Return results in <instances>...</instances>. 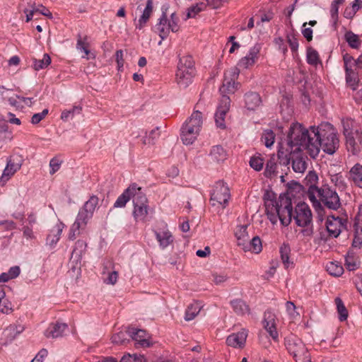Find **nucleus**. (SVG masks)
<instances>
[{
	"instance_id": "f257e3e1",
	"label": "nucleus",
	"mask_w": 362,
	"mask_h": 362,
	"mask_svg": "<svg viewBox=\"0 0 362 362\" xmlns=\"http://www.w3.org/2000/svg\"><path fill=\"white\" fill-rule=\"evenodd\" d=\"M264 202L266 214L273 224L280 221L287 226L292 218L300 227L308 226L312 222L311 210L305 202L298 203L293 213L291 199L286 195H280L277 199L274 193L267 191L264 194Z\"/></svg>"
},
{
	"instance_id": "f03ea898",
	"label": "nucleus",
	"mask_w": 362,
	"mask_h": 362,
	"mask_svg": "<svg viewBox=\"0 0 362 362\" xmlns=\"http://www.w3.org/2000/svg\"><path fill=\"white\" fill-rule=\"evenodd\" d=\"M317 145H320L317 140H314L311 127L310 129H306L298 122L291 124L287 136L285 141L281 143L278 152L279 158L286 157L287 154L302 153L307 151L312 157L317 156Z\"/></svg>"
},
{
	"instance_id": "7ed1b4c3",
	"label": "nucleus",
	"mask_w": 362,
	"mask_h": 362,
	"mask_svg": "<svg viewBox=\"0 0 362 362\" xmlns=\"http://www.w3.org/2000/svg\"><path fill=\"white\" fill-rule=\"evenodd\" d=\"M132 200L133 216L136 221L145 222L148 213V199L141 187L132 183L118 197L114 204L115 208L124 207L127 203Z\"/></svg>"
},
{
	"instance_id": "20e7f679",
	"label": "nucleus",
	"mask_w": 362,
	"mask_h": 362,
	"mask_svg": "<svg viewBox=\"0 0 362 362\" xmlns=\"http://www.w3.org/2000/svg\"><path fill=\"white\" fill-rule=\"evenodd\" d=\"M314 140H317V155L320 148L330 155H332L339 146V140L337 135V131L329 122H322L317 127H311Z\"/></svg>"
},
{
	"instance_id": "39448f33",
	"label": "nucleus",
	"mask_w": 362,
	"mask_h": 362,
	"mask_svg": "<svg viewBox=\"0 0 362 362\" xmlns=\"http://www.w3.org/2000/svg\"><path fill=\"white\" fill-rule=\"evenodd\" d=\"M307 197L315 209L321 206L320 202L332 210H337L341 206L338 194L328 185H323L320 188L310 185L307 192Z\"/></svg>"
},
{
	"instance_id": "423d86ee",
	"label": "nucleus",
	"mask_w": 362,
	"mask_h": 362,
	"mask_svg": "<svg viewBox=\"0 0 362 362\" xmlns=\"http://www.w3.org/2000/svg\"><path fill=\"white\" fill-rule=\"evenodd\" d=\"M202 122V113L198 110L194 111L181 129L180 137L184 144L194 143L200 132Z\"/></svg>"
},
{
	"instance_id": "0eeeda50",
	"label": "nucleus",
	"mask_w": 362,
	"mask_h": 362,
	"mask_svg": "<svg viewBox=\"0 0 362 362\" xmlns=\"http://www.w3.org/2000/svg\"><path fill=\"white\" fill-rule=\"evenodd\" d=\"M195 74L196 70L192 57L189 55L180 57L175 74V81L180 88H185L191 84Z\"/></svg>"
},
{
	"instance_id": "6e6552de",
	"label": "nucleus",
	"mask_w": 362,
	"mask_h": 362,
	"mask_svg": "<svg viewBox=\"0 0 362 362\" xmlns=\"http://www.w3.org/2000/svg\"><path fill=\"white\" fill-rule=\"evenodd\" d=\"M285 346L296 362H312L308 349L297 336L290 334L285 338Z\"/></svg>"
},
{
	"instance_id": "1a4fd4ad",
	"label": "nucleus",
	"mask_w": 362,
	"mask_h": 362,
	"mask_svg": "<svg viewBox=\"0 0 362 362\" xmlns=\"http://www.w3.org/2000/svg\"><path fill=\"white\" fill-rule=\"evenodd\" d=\"M179 21V17L175 13H171L170 18L163 13L156 25V31L160 38L165 39L170 32L177 33L180 30Z\"/></svg>"
},
{
	"instance_id": "9d476101",
	"label": "nucleus",
	"mask_w": 362,
	"mask_h": 362,
	"mask_svg": "<svg viewBox=\"0 0 362 362\" xmlns=\"http://www.w3.org/2000/svg\"><path fill=\"white\" fill-rule=\"evenodd\" d=\"M230 199L228 186L223 181L217 182L211 194L210 202L213 206L226 208Z\"/></svg>"
},
{
	"instance_id": "9b49d317",
	"label": "nucleus",
	"mask_w": 362,
	"mask_h": 362,
	"mask_svg": "<svg viewBox=\"0 0 362 362\" xmlns=\"http://www.w3.org/2000/svg\"><path fill=\"white\" fill-rule=\"evenodd\" d=\"M239 74L240 70L238 67H232L225 71L223 84L219 89L222 96L234 93L238 89L240 84L235 81Z\"/></svg>"
},
{
	"instance_id": "f8f14e48",
	"label": "nucleus",
	"mask_w": 362,
	"mask_h": 362,
	"mask_svg": "<svg viewBox=\"0 0 362 362\" xmlns=\"http://www.w3.org/2000/svg\"><path fill=\"white\" fill-rule=\"evenodd\" d=\"M347 126L349 124H347ZM344 134L346 137V148L352 154H356L360 150L362 136L358 129H351L344 124Z\"/></svg>"
},
{
	"instance_id": "ddd939ff",
	"label": "nucleus",
	"mask_w": 362,
	"mask_h": 362,
	"mask_svg": "<svg viewBox=\"0 0 362 362\" xmlns=\"http://www.w3.org/2000/svg\"><path fill=\"white\" fill-rule=\"evenodd\" d=\"M347 220L334 216H329L326 221V227L329 235L337 238L341 233L342 230L346 228Z\"/></svg>"
},
{
	"instance_id": "4468645a",
	"label": "nucleus",
	"mask_w": 362,
	"mask_h": 362,
	"mask_svg": "<svg viewBox=\"0 0 362 362\" xmlns=\"http://www.w3.org/2000/svg\"><path fill=\"white\" fill-rule=\"evenodd\" d=\"M22 163L19 157L11 156L7 161L1 176L0 183L4 185L6 182L21 168Z\"/></svg>"
},
{
	"instance_id": "2eb2a0df",
	"label": "nucleus",
	"mask_w": 362,
	"mask_h": 362,
	"mask_svg": "<svg viewBox=\"0 0 362 362\" xmlns=\"http://www.w3.org/2000/svg\"><path fill=\"white\" fill-rule=\"evenodd\" d=\"M230 103V98L228 95H223L215 113L214 117L216 126L221 129L226 127L225 117L229 110Z\"/></svg>"
},
{
	"instance_id": "dca6fc26",
	"label": "nucleus",
	"mask_w": 362,
	"mask_h": 362,
	"mask_svg": "<svg viewBox=\"0 0 362 362\" xmlns=\"http://www.w3.org/2000/svg\"><path fill=\"white\" fill-rule=\"evenodd\" d=\"M98 204V197L93 195L85 202L83 206L79 210L76 217L88 223L93 217L95 209Z\"/></svg>"
},
{
	"instance_id": "f3484780",
	"label": "nucleus",
	"mask_w": 362,
	"mask_h": 362,
	"mask_svg": "<svg viewBox=\"0 0 362 362\" xmlns=\"http://www.w3.org/2000/svg\"><path fill=\"white\" fill-rule=\"evenodd\" d=\"M260 47L255 45L250 47L247 54L238 62V66L242 69H249L254 66L259 57Z\"/></svg>"
},
{
	"instance_id": "a211bd4d",
	"label": "nucleus",
	"mask_w": 362,
	"mask_h": 362,
	"mask_svg": "<svg viewBox=\"0 0 362 362\" xmlns=\"http://www.w3.org/2000/svg\"><path fill=\"white\" fill-rule=\"evenodd\" d=\"M248 335V331L245 329H242L241 331L237 333L230 334L226 339V344L228 346L242 349L245 346L246 339Z\"/></svg>"
},
{
	"instance_id": "6ab92c4d",
	"label": "nucleus",
	"mask_w": 362,
	"mask_h": 362,
	"mask_svg": "<svg viewBox=\"0 0 362 362\" xmlns=\"http://www.w3.org/2000/svg\"><path fill=\"white\" fill-rule=\"evenodd\" d=\"M37 216L34 213H30L28 215L25 224L23 225L21 230L23 232V238L27 240H33L36 238L34 226L37 224Z\"/></svg>"
},
{
	"instance_id": "aec40b11",
	"label": "nucleus",
	"mask_w": 362,
	"mask_h": 362,
	"mask_svg": "<svg viewBox=\"0 0 362 362\" xmlns=\"http://www.w3.org/2000/svg\"><path fill=\"white\" fill-rule=\"evenodd\" d=\"M286 161L284 162L285 164H288L289 160H292V168L296 173H302L306 169V163L302 156L301 153L287 154Z\"/></svg>"
},
{
	"instance_id": "412c9836",
	"label": "nucleus",
	"mask_w": 362,
	"mask_h": 362,
	"mask_svg": "<svg viewBox=\"0 0 362 362\" xmlns=\"http://www.w3.org/2000/svg\"><path fill=\"white\" fill-rule=\"evenodd\" d=\"M68 329L66 323L57 322L51 323L45 332V335L47 338H58L64 335Z\"/></svg>"
},
{
	"instance_id": "4be33fe9",
	"label": "nucleus",
	"mask_w": 362,
	"mask_h": 362,
	"mask_svg": "<svg viewBox=\"0 0 362 362\" xmlns=\"http://www.w3.org/2000/svg\"><path fill=\"white\" fill-rule=\"evenodd\" d=\"M264 328L272 339L277 340L279 334L276 328L275 315L272 312L268 310L264 313Z\"/></svg>"
},
{
	"instance_id": "5701e85b",
	"label": "nucleus",
	"mask_w": 362,
	"mask_h": 362,
	"mask_svg": "<svg viewBox=\"0 0 362 362\" xmlns=\"http://www.w3.org/2000/svg\"><path fill=\"white\" fill-rule=\"evenodd\" d=\"M155 235L159 246L162 249L166 248L173 242V236L166 227L163 229L156 230Z\"/></svg>"
},
{
	"instance_id": "b1692460",
	"label": "nucleus",
	"mask_w": 362,
	"mask_h": 362,
	"mask_svg": "<svg viewBox=\"0 0 362 362\" xmlns=\"http://www.w3.org/2000/svg\"><path fill=\"white\" fill-rule=\"evenodd\" d=\"M65 228V225L59 221L54 228L50 230L49 234L47 237V244L51 247H54L59 242L61 235L64 228Z\"/></svg>"
},
{
	"instance_id": "393cba45",
	"label": "nucleus",
	"mask_w": 362,
	"mask_h": 362,
	"mask_svg": "<svg viewBox=\"0 0 362 362\" xmlns=\"http://www.w3.org/2000/svg\"><path fill=\"white\" fill-rule=\"evenodd\" d=\"M153 11V0H147L146 6L137 23H135L136 29H143L148 21Z\"/></svg>"
},
{
	"instance_id": "a878e982",
	"label": "nucleus",
	"mask_w": 362,
	"mask_h": 362,
	"mask_svg": "<svg viewBox=\"0 0 362 362\" xmlns=\"http://www.w3.org/2000/svg\"><path fill=\"white\" fill-rule=\"evenodd\" d=\"M354 240L352 245L360 247L362 245V216H356L354 223Z\"/></svg>"
},
{
	"instance_id": "bb28decb",
	"label": "nucleus",
	"mask_w": 362,
	"mask_h": 362,
	"mask_svg": "<svg viewBox=\"0 0 362 362\" xmlns=\"http://www.w3.org/2000/svg\"><path fill=\"white\" fill-rule=\"evenodd\" d=\"M25 330V326L20 323L11 324L4 331V334L8 341H12L17 336Z\"/></svg>"
},
{
	"instance_id": "cd10ccee",
	"label": "nucleus",
	"mask_w": 362,
	"mask_h": 362,
	"mask_svg": "<svg viewBox=\"0 0 362 362\" xmlns=\"http://www.w3.org/2000/svg\"><path fill=\"white\" fill-rule=\"evenodd\" d=\"M262 103L259 95L255 92H249L245 95V104L247 110H254Z\"/></svg>"
},
{
	"instance_id": "c85d7f7f",
	"label": "nucleus",
	"mask_w": 362,
	"mask_h": 362,
	"mask_svg": "<svg viewBox=\"0 0 362 362\" xmlns=\"http://www.w3.org/2000/svg\"><path fill=\"white\" fill-rule=\"evenodd\" d=\"M129 333L132 336V339L142 346H149L150 343L146 339L147 334L146 331L143 329H136L135 328H131L129 329Z\"/></svg>"
},
{
	"instance_id": "c756f323",
	"label": "nucleus",
	"mask_w": 362,
	"mask_h": 362,
	"mask_svg": "<svg viewBox=\"0 0 362 362\" xmlns=\"http://www.w3.org/2000/svg\"><path fill=\"white\" fill-rule=\"evenodd\" d=\"M349 179L358 187L362 188V165L355 164L349 170Z\"/></svg>"
},
{
	"instance_id": "7c9ffc66",
	"label": "nucleus",
	"mask_w": 362,
	"mask_h": 362,
	"mask_svg": "<svg viewBox=\"0 0 362 362\" xmlns=\"http://www.w3.org/2000/svg\"><path fill=\"white\" fill-rule=\"evenodd\" d=\"M243 250L245 251H250L256 254L259 253L262 250L260 238L258 236L253 237L252 239L249 238L248 241L243 247Z\"/></svg>"
},
{
	"instance_id": "2f4dec72",
	"label": "nucleus",
	"mask_w": 362,
	"mask_h": 362,
	"mask_svg": "<svg viewBox=\"0 0 362 362\" xmlns=\"http://www.w3.org/2000/svg\"><path fill=\"white\" fill-rule=\"evenodd\" d=\"M86 225L87 223L85 221L79 220V218L76 217L74 223L70 228L69 239L70 240H74L76 239V236L80 234V230H83Z\"/></svg>"
},
{
	"instance_id": "473e14b6",
	"label": "nucleus",
	"mask_w": 362,
	"mask_h": 362,
	"mask_svg": "<svg viewBox=\"0 0 362 362\" xmlns=\"http://www.w3.org/2000/svg\"><path fill=\"white\" fill-rule=\"evenodd\" d=\"M233 311L238 315H244L250 313L249 306L245 301L240 299H235L230 301Z\"/></svg>"
},
{
	"instance_id": "72a5a7b5",
	"label": "nucleus",
	"mask_w": 362,
	"mask_h": 362,
	"mask_svg": "<svg viewBox=\"0 0 362 362\" xmlns=\"http://www.w3.org/2000/svg\"><path fill=\"white\" fill-rule=\"evenodd\" d=\"M247 226L245 225L239 226L236 228L235 231V237L237 238L238 245L241 246L242 248L244 247L245 243L248 241L250 237L247 232Z\"/></svg>"
},
{
	"instance_id": "f704fd0d",
	"label": "nucleus",
	"mask_w": 362,
	"mask_h": 362,
	"mask_svg": "<svg viewBox=\"0 0 362 362\" xmlns=\"http://www.w3.org/2000/svg\"><path fill=\"white\" fill-rule=\"evenodd\" d=\"M210 156L213 160L221 162L227 158V153L221 146H214L211 150Z\"/></svg>"
},
{
	"instance_id": "c9c22d12",
	"label": "nucleus",
	"mask_w": 362,
	"mask_h": 362,
	"mask_svg": "<svg viewBox=\"0 0 362 362\" xmlns=\"http://www.w3.org/2000/svg\"><path fill=\"white\" fill-rule=\"evenodd\" d=\"M13 139L12 132L8 129L7 121L0 119V141L7 142Z\"/></svg>"
},
{
	"instance_id": "e433bc0d",
	"label": "nucleus",
	"mask_w": 362,
	"mask_h": 362,
	"mask_svg": "<svg viewBox=\"0 0 362 362\" xmlns=\"http://www.w3.org/2000/svg\"><path fill=\"white\" fill-rule=\"evenodd\" d=\"M86 246L87 245L85 241L78 240L75 244L71 258L76 261L80 260L86 251Z\"/></svg>"
},
{
	"instance_id": "4c0bfd02",
	"label": "nucleus",
	"mask_w": 362,
	"mask_h": 362,
	"mask_svg": "<svg viewBox=\"0 0 362 362\" xmlns=\"http://www.w3.org/2000/svg\"><path fill=\"white\" fill-rule=\"evenodd\" d=\"M345 2V0H334L330 6V16L331 20L334 26L337 25L338 22V14H339V7L340 5L343 4Z\"/></svg>"
},
{
	"instance_id": "58836bf2",
	"label": "nucleus",
	"mask_w": 362,
	"mask_h": 362,
	"mask_svg": "<svg viewBox=\"0 0 362 362\" xmlns=\"http://www.w3.org/2000/svg\"><path fill=\"white\" fill-rule=\"evenodd\" d=\"M201 308V305L197 302L189 305L185 313V320L190 321L193 320L199 313Z\"/></svg>"
},
{
	"instance_id": "ea45409f",
	"label": "nucleus",
	"mask_w": 362,
	"mask_h": 362,
	"mask_svg": "<svg viewBox=\"0 0 362 362\" xmlns=\"http://www.w3.org/2000/svg\"><path fill=\"white\" fill-rule=\"evenodd\" d=\"M291 252V249L288 245L283 244L280 247V254L281 261L285 267V268H288L293 262L289 260V255Z\"/></svg>"
},
{
	"instance_id": "a19ab883",
	"label": "nucleus",
	"mask_w": 362,
	"mask_h": 362,
	"mask_svg": "<svg viewBox=\"0 0 362 362\" xmlns=\"http://www.w3.org/2000/svg\"><path fill=\"white\" fill-rule=\"evenodd\" d=\"M335 304L339 313V319L341 322L345 321L348 317V311L342 300L337 297L335 298Z\"/></svg>"
},
{
	"instance_id": "79ce46f5",
	"label": "nucleus",
	"mask_w": 362,
	"mask_h": 362,
	"mask_svg": "<svg viewBox=\"0 0 362 362\" xmlns=\"http://www.w3.org/2000/svg\"><path fill=\"white\" fill-rule=\"evenodd\" d=\"M104 269L103 274L106 275V277L103 278V282L105 284L115 285L118 279V272L116 271H105L107 267H105Z\"/></svg>"
},
{
	"instance_id": "37998d69",
	"label": "nucleus",
	"mask_w": 362,
	"mask_h": 362,
	"mask_svg": "<svg viewBox=\"0 0 362 362\" xmlns=\"http://www.w3.org/2000/svg\"><path fill=\"white\" fill-rule=\"evenodd\" d=\"M344 37L349 45L352 48L357 49L361 45L358 36L351 31H347L345 33Z\"/></svg>"
},
{
	"instance_id": "c03bdc74",
	"label": "nucleus",
	"mask_w": 362,
	"mask_h": 362,
	"mask_svg": "<svg viewBox=\"0 0 362 362\" xmlns=\"http://www.w3.org/2000/svg\"><path fill=\"white\" fill-rule=\"evenodd\" d=\"M50 57L47 54H45L42 59H35L33 60V68L35 70L39 71L40 69H43L47 67L50 64Z\"/></svg>"
},
{
	"instance_id": "a18cd8bd",
	"label": "nucleus",
	"mask_w": 362,
	"mask_h": 362,
	"mask_svg": "<svg viewBox=\"0 0 362 362\" xmlns=\"http://www.w3.org/2000/svg\"><path fill=\"white\" fill-rule=\"evenodd\" d=\"M307 62L313 66H317L320 63L318 52L312 47L307 49Z\"/></svg>"
},
{
	"instance_id": "49530a36",
	"label": "nucleus",
	"mask_w": 362,
	"mask_h": 362,
	"mask_svg": "<svg viewBox=\"0 0 362 362\" xmlns=\"http://www.w3.org/2000/svg\"><path fill=\"white\" fill-rule=\"evenodd\" d=\"M160 134L158 132V128L156 127L152 129L148 134H146V136H144L142 143L144 145H151L155 143V141L159 137Z\"/></svg>"
},
{
	"instance_id": "de8ad7c7",
	"label": "nucleus",
	"mask_w": 362,
	"mask_h": 362,
	"mask_svg": "<svg viewBox=\"0 0 362 362\" xmlns=\"http://www.w3.org/2000/svg\"><path fill=\"white\" fill-rule=\"evenodd\" d=\"M327 271L332 276H339L343 274L344 269L338 263L329 262L327 264Z\"/></svg>"
},
{
	"instance_id": "09e8293b",
	"label": "nucleus",
	"mask_w": 362,
	"mask_h": 362,
	"mask_svg": "<svg viewBox=\"0 0 362 362\" xmlns=\"http://www.w3.org/2000/svg\"><path fill=\"white\" fill-rule=\"evenodd\" d=\"M274 139L275 135L272 130L267 129L263 132L262 136V141L264 142L267 147H271L274 143Z\"/></svg>"
},
{
	"instance_id": "8fccbe9b",
	"label": "nucleus",
	"mask_w": 362,
	"mask_h": 362,
	"mask_svg": "<svg viewBox=\"0 0 362 362\" xmlns=\"http://www.w3.org/2000/svg\"><path fill=\"white\" fill-rule=\"evenodd\" d=\"M82 108L80 106H74L72 109L64 110L61 114V119L63 121H67L69 118H72L75 114H80Z\"/></svg>"
},
{
	"instance_id": "3c124183",
	"label": "nucleus",
	"mask_w": 362,
	"mask_h": 362,
	"mask_svg": "<svg viewBox=\"0 0 362 362\" xmlns=\"http://www.w3.org/2000/svg\"><path fill=\"white\" fill-rule=\"evenodd\" d=\"M250 165L256 171H259L264 165V159L260 155L254 156L250 158Z\"/></svg>"
},
{
	"instance_id": "603ef678",
	"label": "nucleus",
	"mask_w": 362,
	"mask_h": 362,
	"mask_svg": "<svg viewBox=\"0 0 362 362\" xmlns=\"http://www.w3.org/2000/svg\"><path fill=\"white\" fill-rule=\"evenodd\" d=\"M119 362H146V358L142 355L137 354H126L120 360Z\"/></svg>"
},
{
	"instance_id": "864d4df0",
	"label": "nucleus",
	"mask_w": 362,
	"mask_h": 362,
	"mask_svg": "<svg viewBox=\"0 0 362 362\" xmlns=\"http://www.w3.org/2000/svg\"><path fill=\"white\" fill-rule=\"evenodd\" d=\"M346 81L353 90L357 88L358 80L353 70L346 71Z\"/></svg>"
},
{
	"instance_id": "5fc2aeb1",
	"label": "nucleus",
	"mask_w": 362,
	"mask_h": 362,
	"mask_svg": "<svg viewBox=\"0 0 362 362\" xmlns=\"http://www.w3.org/2000/svg\"><path fill=\"white\" fill-rule=\"evenodd\" d=\"M76 48L78 50L84 53V55L82 56L83 58H86L87 59H89L88 55L90 54V50L88 49V45L81 37L77 40Z\"/></svg>"
},
{
	"instance_id": "6e6d98bb",
	"label": "nucleus",
	"mask_w": 362,
	"mask_h": 362,
	"mask_svg": "<svg viewBox=\"0 0 362 362\" xmlns=\"http://www.w3.org/2000/svg\"><path fill=\"white\" fill-rule=\"evenodd\" d=\"M62 164V160L59 157H54L49 161L50 175H54L57 172Z\"/></svg>"
},
{
	"instance_id": "4d7b16f0",
	"label": "nucleus",
	"mask_w": 362,
	"mask_h": 362,
	"mask_svg": "<svg viewBox=\"0 0 362 362\" xmlns=\"http://www.w3.org/2000/svg\"><path fill=\"white\" fill-rule=\"evenodd\" d=\"M276 169V163L273 159H270L266 163L264 175L266 177H270L274 175Z\"/></svg>"
},
{
	"instance_id": "13d9d810",
	"label": "nucleus",
	"mask_w": 362,
	"mask_h": 362,
	"mask_svg": "<svg viewBox=\"0 0 362 362\" xmlns=\"http://www.w3.org/2000/svg\"><path fill=\"white\" fill-rule=\"evenodd\" d=\"M287 42L289 45V47L292 51V52L296 53L298 49V41L296 37V35L293 33H289L287 35Z\"/></svg>"
},
{
	"instance_id": "bf43d9fd",
	"label": "nucleus",
	"mask_w": 362,
	"mask_h": 362,
	"mask_svg": "<svg viewBox=\"0 0 362 362\" xmlns=\"http://www.w3.org/2000/svg\"><path fill=\"white\" fill-rule=\"evenodd\" d=\"M331 182L332 184H334L336 187L339 188H344L346 186L344 179L341 174L337 173L331 175Z\"/></svg>"
},
{
	"instance_id": "052dcab7",
	"label": "nucleus",
	"mask_w": 362,
	"mask_h": 362,
	"mask_svg": "<svg viewBox=\"0 0 362 362\" xmlns=\"http://www.w3.org/2000/svg\"><path fill=\"white\" fill-rule=\"evenodd\" d=\"M48 112V109H45L41 112L34 114L31 117L30 122L33 124L40 123L47 115Z\"/></svg>"
},
{
	"instance_id": "680f3d73",
	"label": "nucleus",
	"mask_w": 362,
	"mask_h": 362,
	"mask_svg": "<svg viewBox=\"0 0 362 362\" xmlns=\"http://www.w3.org/2000/svg\"><path fill=\"white\" fill-rule=\"evenodd\" d=\"M212 276H213L212 281L216 285H221V284L225 283L228 279V276L224 273H220V274L214 273V274H212Z\"/></svg>"
},
{
	"instance_id": "e2e57ef3",
	"label": "nucleus",
	"mask_w": 362,
	"mask_h": 362,
	"mask_svg": "<svg viewBox=\"0 0 362 362\" xmlns=\"http://www.w3.org/2000/svg\"><path fill=\"white\" fill-rule=\"evenodd\" d=\"M32 8L33 10H37V13H39L49 18H52V13L49 11L48 8H47L42 4L39 5L38 6H36L35 4H33V5L32 6Z\"/></svg>"
},
{
	"instance_id": "0e129e2a",
	"label": "nucleus",
	"mask_w": 362,
	"mask_h": 362,
	"mask_svg": "<svg viewBox=\"0 0 362 362\" xmlns=\"http://www.w3.org/2000/svg\"><path fill=\"white\" fill-rule=\"evenodd\" d=\"M112 342L116 344H122L125 340V334L124 332H120L112 335Z\"/></svg>"
},
{
	"instance_id": "69168bd1",
	"label": "nucleus",
	"mask_w": 362,
	"mask_h": 362,
	"mask_svg": "<svg viewBox=\"0 0 362 362\" xmlns=\"http://www.w3.org/2000/svg\"><path fill=\"white\" fill-rule=\"evenodd\" d=\"M13 311L11 303L8 300H4L2 305H0V312L4 314H10Z\"/></svg>"
},
{
	"instance_id": "338daca9",
	"label": "nucleus",
	"mask_w": 362,
	"mask_h": 362,
	"mask_svg": "<svg viewBox=\"0 0 362 362\" xmlns=\"http://www.w3.org/2000/svg\"><path fill=\"white\" fill-rule=\"evenodd\" d=\"M202 11V8L199 5L193 6L188 9L187 18H194L196 15Z\"/></svg>"
},
{
	"instance_id": "774afa93",
	"label": "nucleus",
	"mask_w": 362,
	"mask_h": 362,
	"mask_svg": "<svg viewBox=\"0 0 362 362\" xmlns=\"http://www.w3.org/2000/svg\"><path fill=\"white\" fill-rule=\"evenodd\" d=\"M48 351L45 349H42L31 362H42L43 359L47 356Z\"/></svg>"
}]
</instances>
